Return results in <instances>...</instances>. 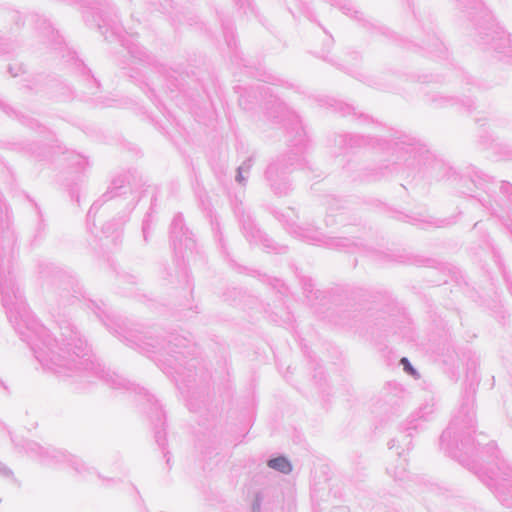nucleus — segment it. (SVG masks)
<instances>
[{
    "label": "nucleus",
    "mask_w": 512,
    "mask_h": 512,
    "mask_svg": "<svg viewBox=\"0 0 512 512\" xmlns=\"http://www.w3.org/2000/svg\"><path fill=\"white\" fill-rule=\"evenodd\" d=\"M268 466L285 474H288L292 471V465L285 457H277L269 460Z\"/></svg>",
    "instance_id": "obj_1"
},
{
    "label": "nucleus",
    "mask_w": 512,
    "mask_h": 512,
    "mask_svg": "<svg viewBox=\"0 0 512 512\" xmlns=\"http://www.w3.org/2000/svg\"><path fill=\"white\" fill-rule=\"evenodd\" d=\"M401 363L403 364L404 370L406 372H408L411 375H415L416 374L415 370L413 369V367L411 366V364L409 363V361L406 358H402L401 359Z\"/></svg>",
    "instance_id": "obj_2"
}]
</instances>
